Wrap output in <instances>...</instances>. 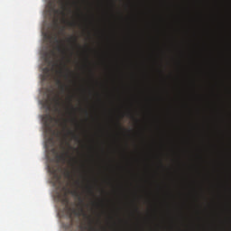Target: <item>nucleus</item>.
I'll list each match as a JSON object with an SVG mask.
<instances>
[{
	"instance_id": "obj_1",
	"label": "nucleus",
	"mask_w": 231,
	"mask_h": 231,
	"mask_svg": "<svg viewBox=\"0 0 231 231\" xmlns=\"http://www.w3.org/2000/svg\"><path fill=\"white\" fill-rule=\"evenodd\" d=\"M42 120L45 127V133L46 134H49V139H48L49 143L55 145L54 138H55V134H57V132L55 131V125L59 124L60 120L57 119L56 117H53L50 113L43 115Z\"/></svg>"
},
{
	"instance_id": "obj_2",
	"label": "nucleus",
	"mask_w": 231,
	"mask_h": 231,
	"mask_svg": "<svg viewBox=\"0 0 231 231\" xmlns=\"http://www.w3.org/2000/svg\"><path fill=\"white\" fill-rule=\"evenodd\" d=\"M44 62L47 65L43 68V75L42 80H51L52 77V73L55 70V67L57 66V62L55 61V51H49L43 54Z\"/></svg>"
},
{
	"instance_id": "obj_3",
	"label": "nucleus",
	"mask_w": 231,
	"mask_h": 231,
	"mask_svg": "<svg viewBox=\"0 0 231 231\" xmlns=\"http://www.w3.org/2000/svg\"><path fill=\"white\" fill-rule=\"evenodd\" d=\"M62 143H64V141L62 142ZM61 149H63L64 151L61 154L56 153V160H57L56 166L49 167V171L51 174H52L54 180H56V183H60V179H61L60 166L59 165V163H60V162H66V158H71V156H69V151L66 149L64 144H61Z\"/></svg>"
},
{
	"instance_id": "obj_4",
	"label": "nucleus",
	"mask_w": 231,
	"mask_h": 231,
	"mask_svg": "<svg viewBox=\"0 0 231 231\" xmlns=\"http://www.w3.org/2000/svg\"><path fill=\"white\" fill-rule=\"evenodd\" d=\"M63 190H68V188L63 187L62 188ZM62 203H64L65 208L69 216V217H71V216H73V214H75V216H88L86 215V212L84 211V199H82V197H79V208L77 209L75 208L69 207V199H68V192H65L62 199H61Z\"/></svg>"
},
{
	"instance_id": "obj_5",
	"label": "nucleus",
	"mask_w": 231,
	"mask_h": 231,
	"mask_svg": "<svg viewBox=\"0 0 231 231\" xmlns=\"http://www.w3.org/2000/svg\"><path fill=\"white\" fill-rule=\"evenodd\" d=\"M69 0H51L49 2V14L54 15L60 14L66 17V10L68 9V2Z\"/></svg>"
},
{
	"instance_id": "obj_6",
	"label": "nucleus",
	"mask_w": 231,
	"mask_h": 231,
	"mask_svg": "<svg viewBox=\"0 0 231 231\" xmlns=\"http://www.w3.org/2000/svg\"><path fill=\"white\" fill-rule=\"evenodd\" d=\"M54 41L58 46L56 47L57 51L61 53V55L65 56L67 53L66 46H64V42L62 41H60L57 39V37L54 38Z\"/></svg>"
},
{
	"instance_id": "obj_7",
	"label": "nucleus",
	"mask_w": 231,
	"mask_h": 231,
	"mask_svg": "<svg viewBox=\"0 0 231 231\" xmlns=\"http://www.w3.org/2000/svg\"><path fill=\"white\" fill-rule=\"evenodd\" d=\"M60 125L63 128V131H68V134H70L71 136H73L75 140H79V137L77 136V134H75V133H73L71 130L68 128V120L62 119V122H60Z\"/></svg>"
},
{
	"instance_id": "obj_8",
	"label": "nucleus",
	"mask_w": 231,
	"mask_h": 231,
	"mask_svg": "<svg viewBox=\"0 0 231 231\" xmlns=\"http://www.w3.org/2000/svg\"><path fill=\"white\" fill-rule=\"evenodd\" d=\"M52 100L55 103L56 111H58L59 113H61V110L60 107L62 106V99H60V97L59 96H56L54 98H52Z\"/></svg>"
},
{
	"instance_id": "obj_9",
	"label": "nucleus",
	"mask_w": 231,
	"mask_h": 231,
	"mask_svg": "<svg viewBox=\"0 0 231 231\" xmlns=\"http://www.w3.org/2000/svg\"><path fill=\"white\" fill-rule=\"evenodd\" d=\"M43 107H45L47 111H51V99H46L43 104Z\"/></svg>"
},
{
	"instance_id": "obj_10",
	"label": "nucleus",
	"mask_w": 231,
	"mask_h": 231,
	"mask_svg": "<svg viewBox=\"0 0 231 231\" xmlns=\"http://www.w3.org/2000/svg\"><path fill=\"white\" fill-rule=\"evenodd\" d=\"M78 39L77 36H70L68 39V42H70L73 46H79V43L77 42Z\"/></svg>"
},
{
	"instance_id": "obj_11",
	"label": "nucleus",
	"mask_w": 231,
	"mask_h": 231,
	"mask_svg": "<svg viewBox=\"0 0 231 231\" xmlns=\"http://www.w3.org/2000/svg\"><path fill=\"white\" fill-rule=\"evenodd\" d=\"M57 84L60 86V89L62 93H64L66 91V85L64 83H62V81L60 79L57 80Z\"/></svg>"
},
{
	"instance_id": "obj_12",
	"label": "nucleus",
	"mask_w": 231,
	"mask_h": 231,
	"mask_svg": "<svg viewBox=\"0 0 231 231\" xmlns=\"http://www.w3.org/2000/svg\"><path fill=\"white\" fill-rule=\"evenodd\" d=\"M88 219H91L89 217H88ZM89 231H100V229H97V227L93 226V220H90L89 221Z\"/></svg>"
},
{
	"instance_id": "obj_13",
	"label": "nucleus",
	"mask_w": 231,
	"mask_h": 231,
	"mask_svg": "<svg viewBox=\"0 0 231 231\" xmlns=\"http://www.w3.org/2000/svg\"><path fill=\"white\" fill-rule=\"evenodd\" d=\"M88 192L90 194V196H95V193L93 192V188L91 186H88Z\"/></svg>"
},
{
	"instance_id": "obj_14",
	"label": "nucleus",
	"mask_w": 231,
	"mask_h": 231,
	"mask_svg": "<svg viewBox=\"0 0 231 231\" xmlns=\"http://www.w3.org/2000/svg\"><path fill=\"white\" fill-rule=\"evenodd\" d=\"M45 37H47L49 41H53V36L51 34H46Z\"/></svg>"
},
{
	"instance_id": "obj_15",
	"label": "nucleus",
	"mask_w": 231,
	"mask_h": 231,
	"mask_svg": "<svg viewBox=\"0 0 231 231\" xmlns=\"http://www.w3.org/2000/svg\"><path fill=\"white\" fill-rule=\"evenodd\" d=\"M66 176H67V178H69V180H71V178H72L71 172H69V171L66 172Z\"/></svg>"
},
{
	"instance_id": "obj_16",
	"label": "nucleus",
	"mask_w": 231,
	"mask_h": 231,
	"mask_svg": "<svg viewBox=\"0 0 231 231\" xmlns=\"http://www.w3.org/2000/svg\"><path fill=\"white\" fill-rule=\"evenodd\" d=\"M68 25L73 27V26H75V23H73V22H68Z\"/></svg>"
},
{
	"instance_id": "obj_17",
	"label": "nucleus",
	"mask_w": 231,
	"mask_h": 231,
	"mask_svg": "<svg viewBox=\"0 0 231 231\" xmlns=\"http://www.w3.org/2000/svg\"><path fill=\"white\" fill-rule=\"evenodd\" d=\"M69 106H70L71 109H75V108H73V106L71 105V99H69Z\"/></svg>"
},
{
	"instance_id": "obj_18",
	"label": "nucleus",
	"mask_w": 231,
	"mask_h": 231,
	"mask_svg": "<svg viewBox=\"0 0 231 231\" xmlns=\"http://www.w3.org/2000/svg\"><path fill=\"white\" fill-rule=\"evenodd\" d=\"M66 145L69 146V149H71V145L69 144V143L66 142Z\"/></svg>"
},
{
	"instance_id": "obj_19",
	"label": "nucleus",
	"mask_w": 231,
	"mask_h": 231,
	"mask_svg": "<svg viewBox=\"0 0 231 231\" xmlns=\"http://www.w3.org/2000/svg\"><path fill=\"white\" fill-rule=\"evenodd\" d=\"M52 152H54V154H57V150L55 148H53Z\"/></svg>"
},
{
	"instance_id": "obj_20",
	"label": "nucleus",
	"mask_w": 231,
	"mask_h": 231,
	"mask_svg": "<svg viewBox=\"0 0 231 231\" xmlns=\"http://www.w3.org/2000/svg\"><path fill=\"white\" fill-rule=\"evenodd\" d=\"M72 162H74V163H77V159L76 158H72Z\"/></svg>"
},
{
	"instance_id": "obj_21",
	"label": "nucleus",
	"mask_w": 231,
	"mask_h": 231,
	"mask_svg": "<svg viewBox=\"0 0 231 231\" xmlns=\"http://www.w3.org/2000/svg\"><path fill=\"white\" fill-rule=\"evenodd\" d=\"M54 24H55L56 27L58 26V24H57V19L54 20Z\"/></svg>"
},
{
	"instance_id": "obj_22",
	"label": "nucleus",
	"mask_w": 231,
	"mask_h": 231,
	"mask_svg": "<svg viewBox=\"0 0 231 231\" xmlns=\"http://www.w3.org/2000/svg\"><path fill=\"white\" fill-rule=\"evenodd\" d=\"M60 33H64V28L61 29Z\"/></svg>"
},
{
	"instance_id": "obj_23",
	"label": "nucleus",
	"mask_w": 231,
	"mask_h": 231,
	"mask_svg": "<svg viewBox=\"0 0 231 231\" xmlns=\"http://www.w3.org/2000/svg\"><path fill=\"white\" fill-rule=\"evenodd\" d=\"M73 194H79L77 191H73Z\"/></svg>"
},
{
	"instance_id": "obj_24",
	"label": "nucleus",
	"mask_w": 231,
	"mask_h": 231,
	"mask_svg": "<svg viewBox=\"0 0 231 231\" xmlns=\"http://www.w3.org/2000/svg\"><path fill=\"white\" fill-rule=\"evenodd\" d=\"M118 124V125H119V127H120V123H117Z\"/></svg>"
}]
</instances>
